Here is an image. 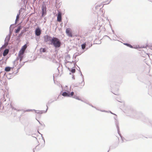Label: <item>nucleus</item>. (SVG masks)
I'll return each instance as SVG.
<instances>
[{
  "label": "nucleus",
  "instance_id": "obj_3",
  "mask_svg": "<svg viewBox=\"0 0 152 152\" xmlns=\"http://www.w3.org/2000/svg\"><path fill=\"white\" fill-rule=\"evenodd\" d=\"M65 91L63 92L62 95L64 96L70 97V89L69 90H65Z\"/></svg>",
  "mask_w": 152,
  "mask_h": 152
},
{
  "label": "nucleus",
  "instance_id": "obj_25",
  "mask_svg": "<svg viewBox=\"0 0 152 152\" xmlns=\"http://www.w3.org/2000/svg\"><path fill=\"white\" fill-rule=\"evenodd\" d=\"M4 101H5V100L4 99V98H3V99L2 100H3Z\"/></svg>",
  "mask_w": 152,
  "mask_h": 152
},
{
  "label": "nucleus",
  "instance_id": "obj_33",
  "mask_svg": "<svg viewBox=\"0 0 152 152\" xmlns=\"http://www.w3.org/2000/svg\"><path fill=\"white\" fill-rule=\"evenodd\" d=\"M36 1V0H34V1Z\"/></svg>",
  "mask_w": 152,
  "mask_h": 152
},
{
  "label": "nucleus",
  "instance_id": "obj_4",
  "mask_svg": "<svg viewBox=\"0 0 152 152\" xmlns=\"http://www.w3.org/2000/svg\"><path fill=\"white\" fill-rule=\"evenodd\" d=\"M41 31L40 29L39 28H37L35 31V33L36 35L37 36H39L41 34Z\"/></svg>",
  "mask_w": 152,
  "mask_h": 152
},
{
  "label": "nucleus",
  "instance_id": "obj_30",
  "mask_svg": "<svg viewBox=\"0 0 152 152\" xmlns=\"http://www.w3.org/2000/svg\"><path fill=\"white\" fill-rule=\"evenodd\" d=\"M12 25H10V28H11V26H12Z\"/></svg>",
  "mask_w": 152,
  "mask_h": 152
},
{
  "label": "nucleus",
  "instance_id": "obj_23",
  "mask_svg": "<svg viewBox=\"0 0 152 152\" xmlns=\"http://www.w3.org/2000/svg\"><path fill=\"white\" fill-rule=\"evenodd\" d=\"M31 110H29H29H26V111H27H27H30Z\"/></svg>",
  "mask_w": 152,
  "mask_h": 152
},
{
  "label": "nucleus",
  "instance_id": "obj_6",
  "mask_svg": "<svg viewBox=\"0 0 152 152\" xmlns=\"http://www.w3.org/2000/svg\"><path fill=\"white\" fill-rule=\"evenodd\" d=\"M66 34L68 36L70 37H72V35L71 32L70 31V29L69 28H67L66 29Z\"/></svg>",
  "mask_w": 152,
  "mask_h": 152
},
{
  "label": "nucleus",
  "instance_id": "obj_26",
  "mask_svg": "<svg viewBox=\"0 0 152 152\" xmlns=\"http://www.w3.org/2000/svg\"><path fill=\"white\" fill-rule=\"evenodd\" d=\"M89 104V105H91L92 107H94L93 106H92V105H90V104Z\"/></svg>",
  "mask_w": 152,
  "mask_h": 152
},
{
  "label": "nucleus",
  "instance_id": "obj_14",
  "mask_svg": "<svg viewBox=\"0 0 152 152\" xmlns=\"http://www.w3.org/2000/svg\"><path fill=\"white\" fill-rule=\"evenodd\" d=\"M74 98L76 99H77V100H80V101H81L82 102H84L85 103L88 104V103H87L86 102H84V101H83L81 99H80V98H79L78 96H75Z\"/></svg>",
  "mask_w": 152,
  "mask_h": 152
},
{
  "label": "nucleus",
  "instance_id": "obj_29",
  "mask_svg": "<svg viewBox=\"0 0 152 152\" xmlns=\"http://www.w3.org/2000/svg\"><path fill=\"white\" fill-rule=\"evenodd\" d=\"M18 69H17V72L16 73H18Z\"/></svg>",
  "mask_w": 152,
  "mask_h": 152
},
{
  "label": "nucleus",
  "instance_id": "obj_5",
  "mask_svg": "<svg viewBox=\"0 0 152 152\" xmlns=\"http://www.w3.org/2000/svg\"><path fill=\"white\" fill-rule=\"evenodd\" d=\"M27 48V46L26 45H24L23 46L21 49L20 50L19 52L21 53H24L25 51Z\"/></svg>",
  "mask_w": 152,
  "mask_h": 152
},
{
  "label": "nucleus",
  "instance_id": "obj_27",
  "mask_svg": "<svg viewBox=\"0 0 152 152\" xmlns=\"http://www.w3.org/2000/svg\"><path fill=\"white\" fill-rule=\"evenodd\" d=\"M12 109H13V110H16L15 108H12Z\"/></svg>",
  "mask_w": 152,
  "mask_h": 152
},
{
  "label": "nucleus",
  "instance_id": "obj_17",
  "mask_svg": "<svg viewBox=\"0 0 152 152\" xmlns=\"http://www.w3.org/2000/svg\"><path fill=\"white\" fill-rule=\"evenodd\" d=\"M21 29V27H19L16 30L15 33H18V32Z\"/></svg>",
  "mask_w": 152,
  "mask_h": 152
},
{
  "label": "nucleus",
  "instance_id": "obj_28",
  "mask_svg": "<svg viewBox=\"0 0 152 152\" xmlns=\"http://www.w3.org/2000/svg\"><path fill=\"white\" fill-rule=\"evenodd\" d=\"M1 102H2V101H1V102H0V105L1 104Z\"/></svg>",
  "mask_w": 152,
  "mask_h": 152
},
{
  "label": "nucleus",
  "instance_id": "obj_19",
  "mask_svg": "<svg viewBox=\"0 0 152 152\" xmlns=\"http://www.w3.org/2000/svg\"><path fill=\"white\" fill-rule=\"evenodd\" d=\"M75 69H72L71 70V72L72 73H74L75 72Z\"/></svg>",
  "mask_w": 152,
  "mask_h": 152
},
{
  "label": "nucleus",
  "instance_id": "obj_35",
  "mask_svg": "<svg viewBox=\"0 0 152 152\" xmlns=\"http://www.w3.org/2000/svg\"><path fill=\"white\" fill-rule=\"evenodd\" d=\"M83 81H84V80H83Z\"/></svg>",
  "mask_w": 152,
  "mask_h": 152
},
{
  "label": "nucleus",
  "instance_id": "obj_18",
  "mask_svg": "<svg viewBox=\"0 0 152 152\" xmlns=\"http://www.w3.org/2000/svg\"><path fill=\"white\" fill-rule=\"evenodd\" d=\"M86 44L85 43H84L83 44H82L81 45L82 48L83 49H84V48H85L86 47Z\"/></svg>",
  "mask_w": 152,
  "mask_h": 152
},
{
  "label": "nucleus",
  "instance_id": "obj_34",
  "mask_svg": "<svg viewBox=\"0 0 152 152\" xmlns=\"http://www.w3.org/2000/svg\"><path fill=\"white\" fill-rule=\"evenodd\" d=\"M43 52H44V49L43 50Z\"/></svg>",
  "mask_w": 152,
  "mask_h": 152
},
{
  "label": "nucleus",
  "instance_id": "obj_31",
  "mask_svg": "<svg viewBox=\"0 0 152 152\" xmlns=\"http://www.w3.org/2000/svg\"><path fill=\"white\" fill-rule=\"evenodd\" d=\"M110 112V113H112V114H113V113H111V112Z\"/></svg>",
  "mask_w": 152,
  "mask_h": 152
},
{
  "label": "nucleus",
  "instance_id": "obj_10",
  "mask_svg": "<svg viewBox=\"0 0 152 152\" xmlns=\"http://www.w3.org/2000/svg\"><path fill=\"white\" fill-rule=\"evenodd\" d=\"M24 53H21L20 52H19L18 55V57L20 60L21 61L23 57V55Z\"/></svg>",
  "mask_w": 152,
  "mask_h": 152
},
{
  "label": "nucleus",
  "instance_id": "obj_11",
  "mask_svg": "<svg viewBox=\"0 0 152 152\" xmlns=\"http://www.w3.org/2000/svg\"><path fill=\"white\" fill-rule=\"evenodd\" d=\"M9 50L8 49L5 50L3 52V55L4 56H6L8 53Z\"/></svg>",
  "mask_w": 152,
  "mask_h": 152
},
{
  "label": "nucleus",
  "instance_id": "obj_20",
  "mask_svg": "<svg viewBox=\"0 0 152 152\" xmlns=\"http://www.w3.org/2000/svg\"><path fill=\"white\" fill-rule=\"evenodd\" d=\"M74 94V92H72L71 93V94H70V97L72 96Z\"/></svg>",
  "mask_w": 152,
  "mask_h": 152
},
{
  "label": "nucleus",
  "instance_id": "obj_32",
  "mask_svg": "<svg viewBox=\"0 0 152 152\" xmlns=\"http://www.w3.org/2000/svg\"><path fill=\"white\" fill-rule=\"evenodd\" d=\"M72 78H73V79H75L74 77H72Z\"/></svg>",
  "mask_w": 152,
  "mask_h": 152
},
{
  "label": "nucleus",
  "instance_id": "obj_2",
  "mask_svg": "<svg viewBox=\"0 0 152 152\" xmlns=\"http://www.w3.org/2000/svg\"><path fill=\"white\" fill-rule=\"evenodd\" d=\"M10 35L9 34L7 35L4 40V45L1 48V49H3L5 48L8 44V42L10 40Z\"/></svg>",
  "mask_w": 152,
  "mask_h": 152
},
{
  "label": "nucleus",
  "instance_id": "obj_15",
  "mask_svg": "<svg viewBox=\"0 0 152 152\" xmlns=\"http://www.w3.org/2000/svg\"><path fill=\"white\" fill-rule=\"evenodd\" d=\"M20 14V12H19V13L16 16V19L15 20V23H16L18 21V20L19 19Z\"/></svg>",
  "mask_w": 152,
  "mask_h": 152
},
{
  "label": "nucleus",
  "instance_id": "obj_12",
  "mask_svg": "<svg viewBox=\"0 0 152 152\" xmlns=\"http://www.w3.org/2000/svg\"><path fill=\"white\" fill-rule=\"evenodd\" d=\"M50 39L51 37L49 36H47L45 37V40L46 42H47L49 40L51 41Z\"/></svg>",
  "mask_w": 152,
  "mask_h": 152
},
{
  "label": "nucleus",
  "instance_id": "obj_21",
  "mask_svg": "<svg viewBox=\"0 0 152 152\" xmlns=\"http://www.w3.org/2000/svg\"><path fill=\"white\" fill-rule=\"evenodd\" d=\"M96 109L97 110H100L101 111H102V112H107V111H105V110H98L97 109H96Z\"/></svg>",
  "mask_w": 152,
  "mask_h": 152
},
{
  "label": "nucleus",
  "instance_id": "obj_22",
  "mask_svg": "<svg viewBox=\"0 0 152 152\" xmlns=\"http://www.w3.org/2000/svg\"><path fill=\"white\" fill-rule=\"evenodd\" d=\"M38 121V122H39V124H40L41 125H42H42H43V124H41V123H40V122L39 121Z\"/></svg>",
  "mask_w": 152,
  "mask_h": 152
},
{
  "label": "nucleus",
  "instance_id": "obj_24",
  "mask_svg": "<svg viewBox=\"0 0 152 152\" xmlns=\"http://www.w3.org/2000/svg\"><path fill=\"white\" fill-rule=\"evenodd\" d=\"M81 75L82 76V78L83 79V76L81 73Z\"/></svg>",
  "mask_w": 152,
  "mask_h": 152
},
{
  "label": "nucleus",
  "instance_id": "obj_8",
  "mask_svg": "<svg viewBox=\"0 0 152 152\" xmlns=\"http://www.w3.org/2000/svg\"><path fill=\"white\" fill-rule=\"evenodd\" d=\"M48 108H47L46 109V110H38L37 111L36 110H34L35 111V112L37 114H42L43 113H46L47 110H48Z\"/></svg>",
  "mask_w": 152,
  "mask_h": 152
},
{
  "label": "nucleus",
  "instance_id": "obj_7",
  "mask_svg": "<svg viewBox=\"0 0 152 152\" xmlns=\"http://www.w3.org/2000/svg\"><path fill=\"white\" fill-rule=\"evenodd\" d=\"M57 20L58 22H61V14L60 12H59L57 15Z\"/></svg>",
  "mask_w": 152,
  "mask_h": 152
},
{
  "label": "nucleus",
  "instance_id": "obj_1",
  "mask_svg": "<svg viewBox=\"0 0 152 152\" xmlns=\"http://www.w3.org/2000/svg\"><path fill=\"white\" fill-rule=\"evenodd\" d=\"M51 44L53 45L56 48H59L61 45V42L56 37H53L51 40Z\"/></svg>",
  "mask_w": 152,
  "mask_h": 152
},
{
  "label": "nucleus",
  "instance_id": "obj_9",
  "mask_svg": "<svg viewBox=\"0 0 152 152\" xmlns=\"http://www.w3.org/2000/svg\"><path fill=\"white\" fill-rule=\"evenodd\" d=\"M42 16H44L46 14V9L45 7H42Z\"/></svg>",
  "mask_w": 152,
  "mask_h": 152
},
{
  "label": "nucleus",
  "instance_id": "obj_13",
  "mask_svg": "<svg viewBox=\"0 0 152 152\" xmlns=\"http://www.w3.org/2000/svg\"><path fill=\"white\" fill-rule=\"evenodd\" d=\"M12 68H11L10 67H6L5 68L4 70L5 71L8 72L10 71L11 70V69Z\"/></svg>",
  "mask_w": 152,
  "mask_h": 152
},
{
  "label": "nucleus",
  "instance_id": "obj_16",
  "mask_svg": "<svg viewBox=\"0 0 152 152\" xmlns=\"http://www.w3.org/2000/svg\"><path fill=\"white\" fill-rule=\"evenodd\" d=\"M124 44L126 45L127 46H128V47L131 48H133L132 46L129 44L128 43H124Z\"/></svg>",
  "mask_w": 152,
  "mask_h": 152
}]
</instances>
